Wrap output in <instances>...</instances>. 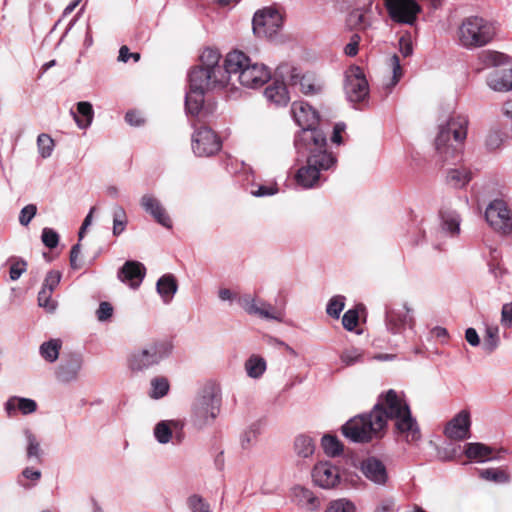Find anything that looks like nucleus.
Wrapping results in <instances>:
<instances>
[{
  "instance_id": "nucleus-27",
  "label": "nucleus",
  "mask_w": 512,
  "mask_h": 512,
  "mask_svg": "<svg viewBox=\"0 0 512 512\" xmlns=\"http://www.w3.org/2000/svg\"><path fill=\"white\" fill-rule=\"evenodd\" d=\"M465 455L469 459L486 461L490 459H498V455H493V449L483 443H468L464 450Z\"/></svg>"
},
{
  "instance_id": "nucleus-21",
  "label": "nucleus",
  "mask_w": 512,
  "mask_h": 512,
  "mask_svg": "<svg viewBox=\"0 0 512 512\" xmlns=\"http://www.w3.org/2000/svg\"><path fill=\"white\" fill-rule=\"evenodd\" d=\"M81 364L82 359L78 354H71L63 358L56 372L57 379L61 382L75 380L81 368Z\"/></svg>"
},
{
  "instance_id": "nucleus-60",
  "label": "nucleus",
  "mask_w": 512,
  "mask_h": 512,
  "mask_svg": "<svg viewBox=\"0 0 512 512\" xmlns=\"http://www.w3.org/2000/svg\"><path fill=\"white\" fill-rule=\"evenodd\" d=\"M113 314V307L109 302L103 301L100 303L99 308L96 311V315L99 321L108 320Z\"/></svg>"
},
{
  "instance_id": "nucleus-6",
  "label": "nucleus",
  "mask_w": 512,
  "mask_h": 512,
  "mask_svg": "<svg viewBox=\"0 0 512 512\" xmlns=\"http://www.w3.org/2000/svg\"><path fill=\"white\" fill-rule=\"evenodd\" d=\"M457 36L460 44L466 48L482 47L495 36L494 27L478 16L465 18L458 27Z\"/></svg>"
},
{
  "instance_id": "nucleus-35",
  "label": "nucleus",
  "mask_w": 512,
  "mask_h": 512,
  "mask_svg": "<svg viewBox=\"0 0 512 512\" xmlns=\"http://www.w3.org/2000/svg\"><path fill=\"white\" fill-rule=\"evenodd\" d=\"M442 228L449 232L452 236H456L460 232V217L455 211H441Z\"/></svg>"
},
{
  "instance_id": "nucleus-43",
  "label": "nucleus",
  "mask_w": 512,
  "mask_h": 512,
  "mask_svg": "<svg viewBox=\"0 0 512 512\" xmlns=\"http://www.w3.org/2000/svg\"><path fill=\"white\" fill-rule=\"evenodd\" d=\"M128 219L123 207L116 205L113 208V235L119 236L126 228Z\"/></svg>"
},
{
  "instance_id": "nucleus-57",
  "label": "nucleus",
  "mask_w": 512,
  "mask_h": 512,
  "mask_svg": "<svg viewBox=\"0 0 512 512\" xmlns=\"http://www.w3.org/2000/svg\"><path fill=\"white\" fill-rule=\"evenodd\" d=\"M37 213V207L34 204L26 205L21 211L19 215V222L23 226H28L31 220Z\"/></svg>"
},
{
  "instance_id": "nucleus-9",
  "label": "nucleus",
  "mask_w": 512,
  "mask_h": 512,
  "mask_svg": "<svg viewBox=\"0 0 512 512\" xmlns=\"http://www.w3.org/2000/svg\"><path fill=\"white\" fill-rule=\"evenodd\" d=\"M283 24L282 14L273 7H266L255 13L252 21L253 32L258 37L271 38Z\"/></svg>"
},
{
  "instance_id": "nucleus-26",
  "label": "nucleus",
  "mask_w": 512,
  "mask_h": 512,
  "mask_svg": "<svg viewBox=\"0 0 512 512\" xmlns=\"http://www.w3.org/2000/svg\"><path fill=\"white\" fill-rule=\"evenodd\" d=\"M157 292L165 303L172 300L178 289V283L173 274H164L156 284Z\"/></svg>"
},
{
  "instance_id": "nucleus-59",
  "label": "nucleus",
  "mask_w": 512,
  "mask_h": 512,
  "mask_svg": "<svg viewBox=\"0 0 512 512\" xmlns=\"http://www.w3.org/2000/svg\"><path fill=\"white\" fill-rule=\"evenodd\" d=\"M61 280V273L59 271H49L45 277L43 287L44 289H49L54 291V289L58 286Z\"/></svg>"
},
{
  "instance_id": "nucleus-17",
  "label": "nucleus",
  "mask_w": 512,
  "mask_h": 512,
  "mask_svg": "<svg viewBox=\"0 0 512 512\" xmlns=\"http://www.w3.org/2000/svg\"><path fill=\"white\" fill-rule=\"evenodd\" d=\"M470 426V414L462 410L447 423L444 434L451 440L462 441L470 437Z\"/></svg>"
},
{
  "instance_id": "nucleus-3",
  "label": "nucleus",
  "mask_w": 512,
  "mask_h": 512,
  "mask_svg": "<svg viewBox=\"0 0 512 512\" xmlns=\"http://www.w3.org/2000/svg\"><path fill=\"white\" fill-rule=\"evenodd\" d=\"M291 113L295 122L302 128L295 139V146L299 151L302 145H316L318 148L327 145L326 135L317 128L318 113L308 103L293 102Z\"/></svg>"
},
{
  "instance_id": "nucleus-58",
  "label": "nucleus",
  "mask_w": 512,
  "mask_h": 512,
  "mask_svg": "<svg viewBox=\"0 0 512 512\" xmlns=\"http://www.w3.org/2000/svg\"><path fill=\"white\" fill-rule=\"evenodd\" d=\"M27 262L23 259H15L10 266V278L11 280H17L26 271Z\"/></svg>"
},
{
  "instance_id": "nucleus-33",
  "label": "nucleus",
  "mask_w": 512,
  "mask_h": 512,
  "mask_svg": "<svg viewBox=\"0 0 512 512\" xmlns=\"http://www.w3.org/2000/svg\"><path fill=\"white\" fill-rule=\"evenodd\" d=\"M183 425L178 421H161L154 429L156 439L162 443H168L172 437V430H181Z\"/></svg>"
},
{
  "instance_id": "nucleus-39",
  "label": "nucleus",
  "mask_w": 512,
  "mask_h": 512,
  "mask_svg": "<svg viewBox=\"0 0 512 512\" xmlns=\"http://www.w3.org/2000/svg\"><path fill=\"white\" fill-rule=\"evenodd\" d=\"M248 376L259 378L266 370L265 360L257 355H252L245 363Z\"/></svg>"
},
{
  "instance_id": "nucleus-51",
  "label": "nucleus",
  "mask_w": 512,
  "mask_h": 512,
  "mask_svg": "<svg viewBox=\"0 0 512 512\" xmlns=\"http://www.w3.org/2000/svg\"><path fill=\"white\" fill-rule=\"evenodd\" d=\"M52 293L53 291L42 288L38 294L39 306L48 311H53L56 308V301L52 299Z\"/></svg>"
},
{
  "instance_id": "nucleus-10",
  "label": "nucleus",
  "mask_w": 512,
  "mask_h": 512,
  "mask_svg": "<svg viewBox=\"0 0 512 512\" xmlns=\"http://www.w3.org/2000/svg\"><path fill=\"white\" fill-rule=\"evenodd\" d=\"M373 409H379V411L383 413L382 418L385 430L387 429V421L389 419L395 422L411 411L408 404L401 399L393 389L381 395Z\"/></svg>"
},
{
  "instance_id": "nucleus-41",
  "label": "nucleus",
  "mask_w": 512,
  "mask_h": 512,
  "mask_svg": "<svg viewBox=\"0 0 512 512\" xmlns=\"http://www.w3.org/2000/svg\"><path fill=\"white\" fill-rule=\"evenodd\" d=\"M322 448L328 456L335 457L342 453L343 445L332 435H324L321 441Z\"/></svg>"
},
{
  "instance_id": "nucleus-14",
  "label": "nucleus",
  "mask_w": 512,
  "mask_h": 512,
  "mask_svg": "<svg viewBox=\"0 0 512 512\" xmlns=\"http://www.w3.org/2000/svg\"><path fill=\"white\" fill-rule=\"evenodd\" d=\"M485 219L495 231L503 234L512 232L511 213L505 202L501 200H495L489 204L485 211Z\"/></svg>"
},
{
  "instance_id": "nucleus-29",
  "label": "nucleus",
  "mask_w": 512,
  "mask_h": 512,
  "mask_svg": "<svg viewBox=\"0 0 512 512\" xmlns=\"http://www.w3.org/2000/svg\"><path fill=\"white\" fill-rule=\"evenodd\" d=\"M9 416L18 409L23 415L34 413L37 410V403L28 398L11 397L5 405Z\"/></svg>"
},
{
  "instance_id": "nucleus-37",
  "label": "nucleus",
  "mask_w": 512,
  "mask_h": 512,
  "mask_svg": "<svg viewBox=\"0 0 512 512\" xmlns=\"http://www.w3.org/2000/svg\"><path fill=\"white\" fill-rule=\"evenodd\" d=\"M294 448L298 456L307 458L314 453L315 444L311 437L299 435L295 439Z\"/></svg>"
},
{
  "instance_id": "nucleus-25",
  "label": "nucleus",
  "mask_w": 512,
  "mask_h": 512,
  "mask_svg": "<svg viewBox=\"0 0 512 512\" xmlns=\"http://www.w3.org/2000/svg\"><path fill=\"white\" fill-rule=\"evenodd\" d=\"M239 304L249 314H257L260 317L267 319H277V317L270 312L273 309L270 304L261 302L259 306L255 299L249 295L241 297L239 299Z\"/></svg>"
},
{
  "instance_id": "nucleus-22",
  "label": "nucleus",
  "mask_w": 512,
  "mask_h": 512,
  "mask_svg": "<svg viewBox=\"0 0 512 512\" xmlns=\"http://www.w3.org/2000/svg\"><path fill=\"white\" fill-rule=\"evenodd\" d=\"M363 474L376 484H385L388 478L386 467L382 461L369 457L362 462Z\"/></svg>"
},
{
  "instance_id": "nucleus-49",
  "label": "nucleus",
  "mask_w": 512,
  "mask_h": 512,
  "mask_svg": "<svg viewBox=\"0 0 512 512\" xmlns=\"http://www.w3.org/2000/svg\"><path fill=\"white\" fill-rule=\"evenodd\" d=\"M498 327H488L484 336L483 348L491 353L498 345Z\"/></svg>"
},
{
  "instance_id": "nucleus-30",
  "label": "nucleus",
  "mask_w": 512,
  "mask_h": 512,
  "mask_svg": "<svg viewBox=\"0 0 512 512\" xmlns=\"http://www.w3.org/2000/svg\"><path fill=\"white\" fill-rule=\"evenodd\" d=\"M221 59V54L217 49L214 48H205L200 55V64L198 66L209 69V70H220L226 71V60L224 61V66L222 67L219 62Z\"/></svg>"
},
{
  "instance_id": "nucleus-42",
  "label": "nucleus",
  "mask_w": 512,
  "mask_h": 512,
  "mask_svg": "<svg viewBox=\"0 0 512 512\" xmlns=\"http://www.w3.org/2000/svg\"><path fill=\"white\" fill-rule=\"evenodd\" d=\"M389 65L392 69V77L389 83L386 84V88L388 89V93L391 92L393 87L397 85L400 79L403 76V68L400 64V58L398 55L394 54L389 58Z\"/></svg>"
},
{
  "instance_id": "nucleus-4",
  "label": "nucleus",
  "mask_w": 512,
  "mask_h": 512,
  "mask_svg": "<svg viewBox=\"0 0 512 512\" xmlns=\"http://www.w3.org/2000/svg\"><path fill=\"white\" fill-rule=\"evenodd\" d=\"M468 118L462 114H453L450 116L447 124L440 128L435 140L436 151L443 163L455 160L459 156L457 146L450 144V137L453 136L457 144H462L467 136Z\"/></svg>"
},
{
  "instance_id": "nucleus-16",
  "label": "nucleus",
  "mask_w": 512,
  "mask_h": 512,
  "mask_svg": "<svg viewBox=\"0 0 512 512\" xmlns=\"http://www.w3.org/2000/svg\"><path fill=\"white\" fill-rule=\"evenodd\" d=\"M312 478L319 487L331 489L340 481L339 469L330 462H319L312 470Z\"/></svg>"
},
{
  "instance_id": "nucleus-53",
  "label": "nucleus",
  "mask_w": 512,
  "mask_h": 512,
  "mask_svg": "<svg viewBox=\"0 0 512 512\" xmlns=\"http://www.w3.org/2000/svg\"><path fill=\"white\" fill-rule=\"evenodd\" d=\"M300 90L306 95H312L319 92L320 87L314 82V79L308 75H303L300 80Z\"/></svg>"
},
{
  "instance_id": "nucleus-47",
  "label": "nucleus",
  "mask_w": 512,
  "mask_h": 512,
  "mask_svg": "<svg viewBox=\"0 0 512 512\" xmlns=\"http://www.w3.org/2000/svg\"><path fill=\"white\" fill-rule=\"evenodd\" d=\"M348 24L354 29H365L370 23L366 18L365 12L361 9L353 10L348 16Z\"/></svg>"
},
{
  "instance_id": "nucleus-11",
  "label": "nucleus",
  "mask_w": 512,
  "mask_h": 512,
  "mask_svg": "<svg viewBox=\"0 0 512 512\" xmlns=\"http://www.w3.org/2000/svg\"><path fill=\"white\" fill-rule=\"evenodd\" d=\"M220 409V397L213 390L200 397L193 406V422L198 428H202L213 421Z\"/></svg>"
},
{
  "instance_id": "nucleus-55",
  "label": "nucleus",
  "mask_w": 512,
  "mask_h": 512,
  "mask_svg": "<svg viewBox=\"0 0 512 512\" xmlns=\"http://www.w3.org/2000/svg\"><path fill=\"white\" fill-rule=\"evenodd\" d=\"M41 238L44 245L50 249L55 248L59 242V235L51 228H44Z\"/></svg>"
},
{
  "instance_id": "nucleus-13",
  "label": "nucleus",
  "mask_w": 512,
  "mask_h": 512,
  "mask_svg": "<svg viewBox=\"0 0 512 512\" xmlns=\"http://www.w3.org/2000/svg\"><path fill=\"white\" fill-rule=\"evenodd\" d=\"M192 149L199 157H209L221 149V141L212 129L201 126L192 136Z\"/></svg>"
},
{
  "instance_id": "nucleus-48",
  "label": "nucleus",
  "mask_w": 512,
  "mask_h": 512,
  "mask_svg": "<svg viewBox=\"0 0 512 512\" xmlns=\"http://www.w3.org/2000/svg\"><path fill=\"white\" fill-rule=\"evenodd\" d=\"M340 359L346 366H351L363 361V353L359 349L352 347L345 349L341 353Z\"/></svg>"
},
{
  "instance_id": "nucleus-54",
  "label": "nucleus",
  "mask_w": 512,
  "mask_h": 512,
  "mask_svg": "<svg viewBox=\"0 0 512 512\" xmlns=\"http://www.w3.org/2000/svg\"><path fill=\"white\" fill-rule=\"evenodd\" d=\"M326 512H355V506L349 501L340 499L331 502Z\"/></svg>"
},
{
  "instance_id": "nucleus-63",
  "label": "nucleus",
  "mask_w": 512,
  "mask_h": 512,
  "mask_svg": "<svg viewBox=\"0 0 512 512\" xmlns=\"http://www.w3.org/2000/svg\"><path fill=\"white\" fill-rule=\"evenodd\" d=\"M125 120L132 126H140L144 123V118L137 111H128L125 115Z\"/></svg>"
},
{
  "instance_id": "nucleus-5",
  "label": "nucleus",
  "mask_w": 512,
  "mask_h": 512,
  "mask_svg": "<svg viewBox=\"0 0 512 512\" xmlns=\"http://www.w3.org/2000/svg\"><path fill=\"white\" fill-rule=\"evenodd\" d=\"M327 145L317 147L316 145H302L301 149L309 152L307 164L301 167L296 173V182L304 188H312L321 180L320 172L328 170L336 163V157L326 149Z\"/></svg>"
},
{
  "instance_id": "nucleus-20",
  "label": "nucleus",
  "mask_w": 512,
  "mask_h": 512,
  "mask_svg": "<svg viewBox=\"0 0 512 512\" xmlns=\"http://www.w3.org/2000/svg\"><path fill=\"white\" fill-rule=\"evenodd\" d=\"M142 208L155 219L160 225L165 228L172 227V221L167 214L165 208L161 205L160 201L153 195H143L141 198Z\"/></svg>"
},
{
  "instance_id": "nucleus-56",
  "label": "nucleus",
  "mask_w": 512,
  "mask_h": 512,
  "mask_svg": "<svg viewBox=\"0 0 512 512\" xmlns=\"http://www.w3.org/2000/svg\"><path fill=\"white\" fill-rule=\"evenodd\" d=\"M28 447H27V456L28 458L35 457L40 462L41 461V449L39 442L33 434H28Z\"/></svg>"
},
{
  "instance_id": "nucleus-38",
  "label": "nucleus",
  "mask_w": 512,
  "mask_h": 512,
  "mask_svg": "<svg viewBox=\"0 0 512 512\" xmlns=\"http://www.w3.org/2000/svg\"><path fill=\"white\" fill-rule=\"evenodd\" d=\"M363 304H358L354 308L347 310L342 317L343 327L348 331H354L358 326L360 312H364Z\"/></svg>"
},
{
  "instance_id": "nucleus-12",
  "label": "nucleus",
  "mask_w": 512,
  "mask_h": 512,
  "mask_svg": "<svg viewBox=\"0 0 512 512\" xmlns=\"http://www.w3.org/2000/svg\"><path fill=\"white\" fill-rule=\"evenodd\" d=\"M384 6L392 21L412 25L421 12L415 0H384Z\"/></svg>"
},
{
  "instance_id": "nucleus-62",
  "label": "nucleus",
  "mask_w": 512,
  "mask_h": 512,
  "mask_svg": "<svg viewBox=\"0 0 512 512\" xmlns=\"http://www.w3.org/2000/svg\"><path fill=\"white\" fill-rule=\"evenodd\" d=\"M130 58L137 62L140 59V54L137 52L132 53L127 46H122L119 50L118 59L122 62H128Z\"/></svg>"
},
{
  "instance_id": "nucleus-50",
  "label": "nucleus",
  "mask_w": 512,
  "mask_h": 512,
  "mask_svg": "<svg viewBox=\"0 0 512 512\" xmlns=\"http://www.w3.org/2000/svg\"><path fill=\"white\" fill-rule=\"evenodd\" d=\"M37 144L42 157L46 158L51 155L54 142L53 139L47 134H40L37 139Z\"/></svg>"
},
{
  "instance_id": "nucleus-24",
  "label": "nucleus",
  "mask_w": 512,
  "mask_h": 512,
  "mask_svg": "<svg viewBox=\"0 0 512 512\" xmlns=\"http://www.w3.org/2000/svg\"><path fill=\"white\" fill-rule=\"evenodd\" d=\"M487 84L498 92L512 90V69L495 70L488 76Z\"/></svg>"
},
{
  "instance_id": "nucleus-52",
  "label": "nucleus",
  "mask_w": 512,
  "mask_h": 512,
  "mask_svg": "<svg viewBox=\"0 0 512 512\" xmlns=\"http://www.w3.org/2000/svg\"><path fill=\"white\" fill-rule=\"evenodd\" d=\"M188 505L192 512H211L210 505L198 495L190 496L188 498Z\"/></svg>"
},
{
  "instance_id": "nucleus-19",
  "label": "nucleus",
  "mask_w": 512,
  "mask_h": 512,
  "mask_svg": "<svg viewBox=\"0 0 512 512\" xmlns=\"http://www.w3.org/2000/svg\"><path fill=\"white\" fill-rule=\"evenodd\" d=\"M146 275L145 266L138 261L128 260L118 271V279L132 289H137Z\"/></svg>"
},
{
  "instance_id": "nucleus-31",
  "label": "nucleus",
  "mask_w": 512,
  "mask_h": 512,
  "mask_svg": "<svg viewBox=\"0 0 512 512\" xmlns=\"http://www.w3.org/2000/svg\"><path fill=\"white\" fill-rule=\"evenodd\" d=\"M189 88L185 101L186 110L191 115H198L204 109V94L206 91Z\"/></svg>"
},
{
  "instance_id": "nucleus-2",
  "label": "nucleus",
  "mask_w": 512,
  "mask_h": 512,
  "mask_svg": "<svg viewBox=\"0 0 512 512\" xmlns=\"http://www.w3.org/2000/svg\"><path fill=\"white\" fill-rule=\"evenodd\" d=\"M383 413L379 409H372L369 413L354 416L342 426L343 435L356 443H368L381 439L384 429Z\"/></svg>"
},
{
  "instance_id": "nucleus-23",
  "label": "nucleus",
  "mask_w": 512,
  "mask_h": 512,
  "mask_svg": "<svg viewBox=\"0 0 512 512\" xmlns=\"http://www.w3.org/2000/svg\"><path fill=\"white\" fill-rule=\"evenodd\" d=\"M266 99L275 106H285L289 102V95L284 81L275 80L264 91Z\"/></svg>"
},
{
  "instance_id": "nucleus-36",
  "label": "nucleus",
  "mask_w": 512,
  "mask_h": 512,
  "mask_svg": "<svg viewBox=\"0 0 512 512\" xmlns=\"http://www.w3.org/2000/svg\"><path fill=\"white\" fill-rule=\"evenodd\" d=\"M479 476H480V478H482L486 481H490V482H494V483H498V484L508 483L510 481L509 473L506 470L501 469V468L482 469L479 472Z\"/></svg>"
},
{
  "instance_id": "nucleus-7",
  "label": "nucleus",
  "mask_w": 512,
  "mask_h": 512,
  "mask_svg": "<svg viewBox=\"0 0 512 512\" xmlns=\"http://www.w3.org/2000/svg\"><path fill=\"white\" fill-rule=\"evenodd\" d=\"M171 344L157 340L145 348L132 352L128 357V367L133 372L143 371L160 363L171 351Z\"/></svg>"
},
{
  "instance_id": "nucleus-28",
  "label": "nucleus",
  "mask_w": 512,
  "mask_h": 512,
  "mask_svg": "<svg viewBox=\"0 0 512 512\" xmlns=\"http://www.w3.org/2000/svg\"><path fill=\"white\" fill-rule=\"evenodd\" d=\"M294 499L298 505L304 507L307 510L313 511L316 510L319 505V499L314 495V493L301 486H297L293 488Z\"/></svg>"
},
{
  "instance_id": "nucleus-34",
  "label": "nucleus",
  "mask_w": 512,
  "mask_h": 512,
  "mask_svg": "<svg viewBox=\"0 0 512 512\" xmlns=\"http://www.w3.org/2000/svg\"><path fill=\"white\" fill-rule=\"evenodd\" d=\"M71 114L80 128H86L91 124L94 112L89 102L82 101L77 104V113L72 111Z\"/></svg>"
},
{
  "instance_id": "nucleus-44",
  "label": "nucleus",
  "mask_w": 512,
  "mask_h": 512,
  "mask_svg": "<svg viewBox=\"0 0 512 512\" xmlns=\"http://www.w3.org/2000/svg\"><path fill=\"white\" fill-rule=\"evenodd\" d=\"M405 321V314H400L395 311H387L386 313V325L392 333H398L404 326Z\"/></svg>"
},
{
  "instance_id": "nucleus-8",
  "label": "nucleus",
  "mask_w": 512,
  "mask_h": 512,
  "mask_svg": "<svg viewBox=\"0 0 512 512\" xmlns=\"http://www.w3.org/2000/svg\"><path fill=\"white\" fill-rule=\"evenodd\" d=\"M189 87L208 91L222 88L228 83L227 70H209L200 66L191 68L189 72Z\"/></svg>"
},
{
  "instance_id": "nucleus-1",
  "label": "nucleus",
  "mask_w": 512,
  "mask_h": 512,
  "mask_svg": "<svg viewBox=\"0 0 512 512\" xmlns=\"http://www.w3.org/2000/svg\"><path fill=\"white\" fill-rule=\"evenodd\" d=\"M228 81L231 75H237L241 85L256 88L265 84L271 77L269 69L258 63H252L250 58L240 50H233L226 56Z\"/></svg>"
},
{
  "instance_id": "nucleus-64",
  "label": "nucleus",
  "mask_w": 512,
  "mask_h": 512,
  "mask_svg": "<svg viewBox=\"0 0 512 512\" xmlns=\"http://www.w3.org/2000/svg\"><path fill=\"white\" fill-rule=\"evenodd\" d=\"M80 254V244H75L72 246L70 251V265L71 268L78 270L82 267V264L78 262V257Z\"/></svg>"
},
{
  "instance_id": "nucleus-61",
  "label": "nucleus",
  "mask_w": 512,
  "mask_h": 512,
  "mask_svg": "<svg viewBox=\"0 0 512 512\" xmlns=\"http://www.w3.org/2000/svg\"><path fill=\"white\" fill-rule=\"evenodd\" d=\"M501 323L505 327H510L512 323V302L503 305L501 311Z\"/></svg>"
},
{
  "instance_id": "nucleus-32",
  "label": "nucleus",
  "mask_w": 512,
  "mask_h": 512,
  "mask_svg": "<svg viewBox=\"0 0 512 512\" xmlns=\"http://www.w3.org/2000/svg\"><path fill=\"white\" fill-rule=\"evenodd\" d=\"M472 179V174L467 168L450 169L447 173L446 181L454 188L465 187Z\"/></svg>"
},
{
  "instance_id": "nucleus-45",
  "label": "nucleus",
  "mask_w": 512,
  "mask_h": 512,
  "mask_svg": "<svg viewBox=\"0 0 512 512\" xmlns=\"http://www.w3.org/2000/svg\"><path fill=\"white\" fill-rule=\"evenodd\" d=\"M152 391L150 397L159 399L165 396L169 391V382L165 377H156L151 381Z\"/></svg>"
},
{
  "instance_id": "nucleus-46",
  "label": "nucleus",
  "mask_w": 512,
  "mask_h": 512,
  "mask_svg": "<svg viewBox=\"0 0 512 512\" xmlns=\"http://www.w3.org/2000/svg\"><path fill=\"white\" fill-rule=\"evenodd\" d=\"M344 307L345 297L342 295H336L329 300L326 307V312L330 317L338 319Z\"/></svg>"
},
{
  "instance_id": "nucleus-15",
  "label": "nucleus",
  "mask_w": 512,
  "mask_h": 512,
  "mask_svg": "<svg viewBox=\"0 0 512 512\" xmlns=\"http://www.w3.org/2000/svg\"><path fill=\"white\" fill-rule=\"evenodd\" d=\"M345 92L349 101L363 102L369 93L368 82L360 67H351L346 73Z\"/></svg>"
},
{
  "instance_id": "nucleus-18",
  "label": "nucleus",
  "mask_w": 512,
  "mask_h": 512,
  "mask_svg": "<svg viewBox=\"0 0 512 512\" xmlns=\"http://www.w3.org/2000/svg\"><path fill=\"white\" fill-rule=\"evenodd\" d=\"M395 433L406 443L416 445L421 439L420 427L411 411L394 422Z\"/></svg>"
},
{
  "instance_id": "nucleus-40",
  "label": "nucleus",
  "mask_w": 512,
  "mask_h": 512,
  "mask_svg": "<svg viewBox=\"0 0 512 512\" xmlns=\"http://www.w3.org/2000/svg\"><path fill=\"white\" fill-rule=\"evenodd\" d=\"M60 349H61L60 340L52 339L48 342H44L40 346V353L45 360H47L49 362H54L58 359Z\"/></svg>"
}]
</instances>
